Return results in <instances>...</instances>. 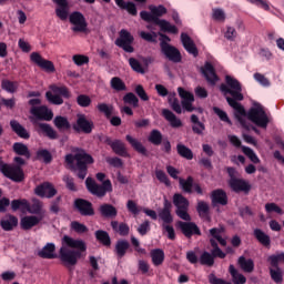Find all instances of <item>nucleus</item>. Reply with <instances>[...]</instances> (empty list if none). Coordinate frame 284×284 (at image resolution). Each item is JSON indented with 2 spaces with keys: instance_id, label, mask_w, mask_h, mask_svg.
I'll use <instances>...</instances> for the list:
<instances>
[{
  "instance_id": "obj_1",
  "label": "nucleus",
  "mask_w": 284,
  "mask_h": 284,
  "mask_svg": "<svg viewBox=\"0 0 284 284\" xmlns=\"http://www.w3.org/2000/svg\"><path fill=\"white\" fill-rule=\"evenodd\" d=\"M226 84H221L220 90L224 94L229 105L234 110V116L246 130H250L247 121H252L257 128L263 130L267 129L272 118L265 112V108L258 103H254L253 106L246 113L245 108L242 106L239 101H243V89L241 82L231 75L225 77Z\"/></svg>"
},
{
  "instance_id": "obj_2",
  "label": "nucleus",
  "mask_w": 284,
  "mask_h": 284,
  "mask_svg": "<svg viewBox=\"0 0 284 284\" xmlns=\"http://www.w3.org/2000/svg\"><path fill=\"white\" fill-rule=\"evenodd\" d=\"M85 250H88V245L83 240H74L64 235L60 248V261L65 267H73L79 262L81 253L85 252Z\"/></svg>"
},
{
  "instance_id": "obj_3",
  "label": "nucleus",
  "mask_w": 284,
  "mask_h": 284,
  "mask_svg": "<svg viewBox=\"0 0 284 284\" xmlns=\"http://www.w3.org/2000/svg\"><path fill=\"white\" fill-rule=\"evenodd\" d=\"M148 11H141L140 17L143 21H146L148 23H155V26H160L162 32H170L171 34H178L179 29H176V26L170 23L166 20H161L159 17H163V14H166L168 9L163 6H150Z\"/></svg>"
},
{
  "instance_id": "obj_4",
  "label": "nucleus",
  "mask_w": 284,
  "mask_h": 284,
  "mask_svg": "<svg viewBox=\"0 0 284 284\" xmlns=\"http://www.w3.org/2000/svg\"><path fill=\"white\" fill-rule=\"evenodd\" d=\"M73 152L74 155H65V163L77 173L78 179L83 181V179L88 176V164L93 163L94 160L92 159V155L85 153V151L81 149H74Z\"/></svg>"
},
{
  "instance_id": "obj_5",
  "label": "nucleus",
  "mask_w": 284,
  "mask_h": 284,
  "mask_svg": "<svg viewBox=\"0 0 284 284\" xmlns=\"http://www.w3.org/2000/svg\"><path fill=\"white\" fill-rule=\"evenodd\" d=\"M50 90L51 91L45 93V97L50 103H53V105H63V99H70L72 97L70 90H68L65 85L59 87L57 84H52L50 85Z\"/></svg>"
},
{
  "instance_id": "obj_6",
  "label": "nucleus",
  "mask_w": 284,
  "mask_h": 284,
  "mask_svg": "<svg viewBox=\"0 0 284 284\" xmlns=\"http://www.w3.org/2000/svg\"><path fill=\"white\" fill-rule=\"evenodd\" d=\"M173 205L176 207L175 213L179 219H182V221H192L190 213H187L190 210V201L185 196L181 193H175L173 195Z\"/></svg>"
},
{
  "instance_id": "obj_7",
  "label": "nucleus",
  "mask_w": 284,
  "mask_h": 284,
  "mask_svg": "<svg viewBox=\"0 0 284 284\" xmlns=\"http://www.w3.org/2000/svg\"><path fill=\"white\" fill-rule=\"evenodd\" d=\"M85 185L87 190L94 196H105L108 192H112V182H110V180H105L101 185L97 184L92 178H87Z\"/></svg>"
},
{
  "instance_id": "obj_8",
  "label": "nucleus",
  "mask_w": 284,
  "mask_h": 284,
  "mask_svg": "<svg viewBox=\"0 0 284 284\" xmlns=\"http://www.w3.org/2000/svg\"><path fill=\"white\" fill-rule=\"evenodd\" d=\"M0 172L10 179L11 181H16V183H21L23 181V170L19 165H10L3 163V160L0 158Z\"/></svg>"
},
{
  "instance_id": "obj_9",
  "label": "nucleus",
  "mask_w": 284,
  "mask_h": 284,
  "mask_svg": "<svg viewBox=\"0 0 284 284\" xmlns=\"http://www.w3.org/2000/svg\"><path fill=\"white\" fill-rule=\"evenodd\" d=\"M69 21L72 24V32H87L88 22L85 21V17L83 13L75 11L69 16Z\"/></svg>"
},
{
  "instance_id": "obj_10",
  "label": "nucleus",
  "mask_w": 284,
  "mask_h": 284,
  "mask_svg": "<svg viewBox=\"0 0 284 284\" xmlns=\"http://www.w3.org/2000/svg\"><path fill=\"white\" fill-rule=\"evenodd\" d=\"M134 37H132V34L128 30L122 29L120 31V38L115 40V45H118V48H122L124 52L132 53L134 52V47L132 45Z\"/></svg>"
},
{
  "instance_id": "obj_11",
  "label": "nucleus",
  "mask_w": 284,
  "mask_h": 284,
  "mask_svg": "<svg viewBox=\"0 0 284 284\" xmlns=\"http://www.w3.org/2000/svg\"><path fill=\"white\" fill-rule=\"evenodd\" d=\"M160 47L162 50V53L169 61H172L173 63H181V51L176 49V47H172L170 43L162 41L160 42Z\"/></svg>"
},
{
  "instance_id": "obj_12",
  "label": "nucleus",
  "mask_w": 284,
  "mask_h": 284,
  "mask_svg": "<svg viewBox=\"0 0 284 284\" xmlns=\"http://www.w3.org/2000/svg\"><path fill=\"white\" fill-rule=\"evenodd\" d=\"M93 129L94 122H92V120H88V116H85V114H78L77 122L73 125V130H75V132L91 134Z\"/></svg>"
},
{
  "instance_id": "obj_13",
  "label": "nucleus",
  "mask_w": 284,
  "mask_h": 284,
  "mask_svg": "<svg viewBox=\"0 0 284 284\" xmlns=\"http://www.w3.org/2000/svg\"><path fill=\"white\" fill-rule=\"evenodd\" d=\"M30 59L32 63H36V65H38V68H41V70H44V72L52 73L55 71L54 63H52V61L50 60L43 59V57H41L39 52H32L30 54Z\"/></svg>"
},
{
  "instance_id": "obj_14",
  "label": "nucleus",
  "mask_w": 284,
  "mask_h": 284,
  "mask_svg": "<svg viewBox=\"0 0 284 284\" xmlns=\"http://www.w3.org/2000/svg\"><path fill=\"white\" fill-rule=\"evenodd\" d=\"M31 123L34 125L37 132L39 134H44L45 136H48L49 139H57V131H54V129H52V126H50V124L48 123H41L39 121H37V119L34 118H30Z\"/></svg>"
},
{
  "instance_id": "obj_15",
  "label": "nucleus",
  "mask_w": 284,
  "mask_h": 284,
  "mask_svg": "<svg viewBox=\"0 0 284 284\" xmlns=\"http://www.w3.org/2000/svg\"><path fill=\"white\" fill-rule=\"evenodd\" d=\"M34 192L37 196H41V199H52L53 196H57V189H54V185L50 182H44L38 185L34 189Z\"/></svg>"
},
{
  "instance_id": "obj_16",
  "label": "nucleus",
  "mask_w": 284,
  "mask_h": 284,
  "mask_svg": "<svg viewBox=\"0 0 284 284\" xmlns=\"http://www.w3.org/2000/svg\"><path fill=\"white\" fill-rule=\"evenodd\" d=\"M179 95L182 99V108L186 112H194V106H192V103H194V94L192 92L184 90L183 88H178Z\"/></svg>"
},
{
  "instance_id": "obj_17",
  "label": "nucleus",
  "mask_w": 284,
  "mask_h": 284,
  "mask_svg": "<svg viewBox=\"0 0 284 284\" xmlns=\"http://www.w3.org/2000/svg\"><path fill=\"white\" fill-rule=\"evenodd\" d=\"M30 113L36 116V119L40 121H52V118L54 114L48 106L42 105V106H32L30 109Z\"/></svg>"
},
{
  "instance_id": "obj_18",
  "label": "nucleus",
  "mask_w": 284,
  "mask_h": 284,
  "mask_svg": "<svg viewBox=\"0 0 284 284\" xmlns=\"http://www.w3.org/2000/svg\"><path fill=\"white\" fill-rule=\"evenodd\" d=\"M104 142L106 145H110L114 154H118V156H130V153H128V148H125V143H123V141L106 138Z\"/></svg>"
},
{
  "instance_id": "obj_19",
  "label": "nucleus",
  "mask_w": 284,
  "mask_h": 284,
  "mask_svg": "<svg viewBox=\"0 0 284 284\" xmlns=\"http://www.w3.org/2000/svg\"><path fill=\"white\" fill-rule=\"evenodd\" d=\"M180 230L186 236V239H192L194 234L201 236V230L194 222H180Z\"/></svg>"
},
{
  "instance_id": "obj_20",
  "label": "nucleus",
  "mask_w": 284,
  "mask_h": 284,
  "mask_svg": "<svg viewBox=\"0 0 284 284\" xmlns=\"http://www.w3.org/2000/svg\"><path fill=\"white\" fill-rule=\"evenodd\" d=\"M229 186L233 192H250L251 185L248 181H245L243 179L233 178L229 180Z\"/></svg>"
},
{
  "instance_id": "obj_21",
  "label": "nucleus",
  "mask_w": 284,
  "mask_h": 284,
  "mask_svg": "<svg viewBox=\"0 0 284 284\" xmlns=\"http://www.w3.org/2000/svg\"><path fill=\"white\" fill-rule=\"evenodd\" d=\"M57 4L55 14L61 21H67L70 17V7L68 0H52Z\"/></svg>"
},
{
  "instance_id": "obj_22",
  "label": "nucleus",
  "mask_w": 284,
  "mask_h": 284,
  "mask_svg": "<svg viewBox=\"0 0 284 284\" xmlns=\"http://www.w3.org/2000/svg\"><path fill=\"white\" fill-rule=\"evenodd\" d=\"M201 71L210 85H216V81H219V75H216V71L214 70L212 63L205 62L204 67L201 68Z\"/></svg>"
},
{
  "instance_id": "obj_23",
  "label": "nucleus",
  "mask_w": 284,
  "mask_h": 284,
  "mask_svg": "<svg viewBox=\"0 0 284 284\" xmlns=\"http://www.w3.org/2000/svg\"><path fill=\"white\" fill-rule=\"evenodd\" d=\"M43 221V215H27L21 219L20 225L22 230H32L36 225H39Z\"/></svg>"
},
{
  "instance_id": "obj_24",
  "label": "nucleus",
  "mask_w": 284,
  "mask_h": 284,
  "mask_svg": "<svg viewBox=\"0 0 284 284\" xmlns=\"http://www.w3.org/2000/svg\"><path fill=\"white\" fill-rule=\"evenodd\" d=\"M181 42L184 47V50L189 52V54H193V57H199V49H196V44H194V40L187 36V33L181 34Z\"/></svg>"
},
{
  "instance_id": "obj_25",
  "label": "nucleus",
  "mask_w": 284,
  "mask_h": 284,
  "mask_svg": "<svg viewBox=\"0 0 284 284\" xmlns=\"http://www.w3.org/2000/svg\"><path fill=\"white\" fill-rule=\"evenodd\" d=\"M17 225H19V219L14 215L8 214L0 221V227H2L4 232H12Z\"/></svg>"
},
{
  "instance_id": "obj_26",
  "label": "nucleus",
  "mask_w": 284,
  "mask_h": 284,
  "mask_svg": "<svg viewBox=\"0 0 284 284\" xmlns=\"http://www.w3.org/2000/svg\"><path fill=\"white\" fill-rule=\"evenodd\" d=\"M75 207L79 210L82 216H92L94 215V210L92 209V203L85 200H75Z\"/></svg>"
},
{
  "instance_id": "obj_27",
  "label": "nucleus",
  "mask_w": 284,
  "mask_h": 284,
  "mask_svg": "<svg viewBox=\"0 0 284 284\" xmlns=\"http://www.w3.org/2000/svg\"><path fill=\"white\" fill-rule=\"evenodd\" d=\"M162 115L170 123L171 128H182L183 126V122L181 121V119L176 118V115L169 109H163Z\"/></svg>"
},
{
  "instance_id": "obj_28",
  "label": "nucleus",
  "mask_w": 284,
  "mask_h": 284,
  "mask_svg": "<svg viewBox=\"0 0 284 284\" xmlns=\"http://www.w3.org/2000/svg\"><path fill=\"white\" fill-rule=\"evenodd\" d=\"M55 250L57 246L54 243H47L42 250L38 251V256H40V258H57V254H54Z\"/></svg>"
},
{
  "instance_id": "obj_29",
  "label": "nucleus",
  "mask_w": 284,
  "mask_h": 284,
  "mask_svg": "<svg viewBox=\"0 0 284 284\" xmlns=\"http://www.w3.org/2000/svg\"><path fill=\"white\" fill-rule=\"evenodd\" d=\"M213 205H227V194L223 190H215L211 195Z\"/></svg>"
},
{
  "instance_id": "obj_30",
  "label": "nucleus",
  "mask_w": 284,
  "mask_h": 284,
  "mask_svg": "<svg viewBox=\"0 0 284 284\" xmlns=\"http://www.w3.org/2000/svg\"><path fill=\"white\" fill-rule=\"evenodd\" d=\"M126 141L128 143H130L131 148L135 150V152H139V154H142V156H148V149L143 146V143H141V141L133 138L132 135H126Z\"/></svg>"
},
{
  "instance_id": "obj_31",
  "label": "nucleus",
  "mask_w": 284,
  "mask_h": 284,
  "mask_svg": "<svg viewBox=\"0 0 284 284\" xmlns=\"http://www.w3.org/2000/svg\"><path fill=\"white\" fill-rule=\"evenodd\" d=\"M10 126L11 130L20 136V139H30V133L23 125H21V123H19V121L11 120Z\"/></svg>"
},
{
  "instance_id": "obj_32",
  "label": "nucleus",
  "mask_w": 284,
  "mask_h": 284,
  "mask_svg": "<svg viewBox=\"0 0 284 284\" xmlns=\"http://www.w3.org/2000/svg\"><path fill=\"white\" fill-rule=\"evenodd\" d=\"M237 265L243 272H246L247 274H252V272H254V260L252 258H245V256H240L237 260Z\"/></svg>"
},
{
  "instance_id": "obj_33",
  "label": "nucleus",
  "mask_w": 284,
  "mask_h": 284,
  "mask_svg": "<svg viewBox=\"0 0 284 284\" xmlns=\"http://www.w3.org/2000/svg\"><path fill=\"white\" fill-rule=\"evenodd\" d=\"M229 272L232 276V281H233L234 284H245V283H247V277H245V275L240 273L239 270H236V267H234L233 264H231L229 266Z\"/></svg>"
},
{
  "instance_id": "obj_34",
  "label": "nucleus",
  "mask_w": 284,
  "mask_h": 284,
  "mask_svg": "<svg viewBox=\"0 0 284 284\" xmlns=\"http://www.w3.org/2000/svg\"><path fill=\"white\" fill-rule=\"evenodd\" d=\"M253 234H254L256 241H258V243H261V245H263L264 247H270L272 240L270 239V235H267L265 232H263V230L255 229L253 231Z\"/></svg>"
},
{
  "instance_id": "obj_35",
  "label": "nucleus",
  "mask_w": 284,
  "mask_h": 284,
  "mask_svg": "<svg viewBox=\"0 0 284 284\" xmlns=\"http://www.w3.org/2000/svg\"><path fill=\"white\" fill-rule=\"evenodd\" d=\"M128 250H130V242L125 240H120L115 244V254L118 258H123L125 254L128 253Z\"/></svg>"
},
{
  "instance_id": "obj_36",
  "label": "nucleus",
  "mask_w": 284,
  "mask_h": 284,
  "mask_svg": "<svg viewBox=\"0 0 284 284\" xmlns=\"http://www.w3.org/2000/svg\"><path fill=\"white\" fill-rule=\"evenodd\" d=\"M151 258L153 265L159 267V265H163V262L165 261V253L161 248H154L151 251Z\"/></svg>"
},
{
  "instance_id": "obj_37",
  "label": "nucleus",
  "mask_w": 284,
  "mask_h": 284,
  "mask_svg": "<svg viewBox=\"0 0 284 284\" xmlns=\"http://www.w3.org/2000/svg\"><path fill=\"white\" fill-rule=\"evenodd\" d=\"M116 6L121 8V10H126L129 14H132V17H136L138 11H136V4L134 2H125L123 0H114Z\"/></svg>"
},
{
  "instance_id": "obj_38",
  "label": "nucleus",
  "mask_w": 284,
  "mask_h": 284,
  "mask_svg": "<svg viewBox=\"0 0 284 284\" xmlns=\"http://www.w3.org/2000/svg\"><path fill=\"white\" fill-rule=\"evenodd\" d=\"M110 85L114 92H125V90H128V85H125V82L119 77H113L110 80Z\"/></svg>"
},
{
  "instance_id": "obj_39",
  "label": "nucleus",
  "mask_w": 284,
  "mask_h": 284,
  "mask_svg": "<svg viewBox=\"0 0 284 284\" xmlns=\"http://www.w3.org/2000/svg\"><path fill=\"white\" fill-rule=\"evenodd\" d=\"M100 213L106 219H114V216L118 214V211L116 207H114L112 204H102L100 206Z\"/></svg>"
},
{
  "instance_id": "obj_40",
  "label": "nucleus",
  "mask_w": 284,
  "mask_h": 284,
  "mask_svg": "<svg viewBox=\"0 0 284 284\" xmlns=\"http://www.w3.org/2000/svg\"><path fill=\"white\" fill-rule=\"evenodd\" d=\"M111 227L120 236H128L130 234V226L125 223H118L116 221L111 222Z\"/></svg>"
},
{
  "instance_id": "obj_41",
  "label": "nucleus",
  "mask_w": 284,
  "mask_h": 284,
  "mask_svg": "<svg viewBox=\"0 0 284 284\" xmlns=\"http://www.w3.org/2000/svg\"><path fill=\"white\" fill-rule=\"evenodd\" d=\"M196 210L201 219H206L210 221V204H207L205 201H199Z\"/></svg>"
},
{
  "instance_id": "obj_42",
  "label": "nucleus",
  "mask_w": 284,
  "mask_h": 284,
  "mask_svg": "<svg viewBox=\"0 0 284 284\" xmlns=\"http://www.w3.org/2000/svg\"><path fill=\"white\" fill-rule=\"evenodd\" d=\"M270 275L272 281H274V283L276 284L283 283V276H284L283 268L278 266H273L270 268Z\"/></svg>"
},
{
  "instance_id": "obj_43",
  "label": "nucleus",
  "mask_w": 284,
  "mask_h": 284,
  "mask_svg": "<svg viewBox=\"0 0 284 284\" xmlns=\"http://www.w3.org/2000/svg\"><path fill=\"white\" fill-rule=\"evenodd\" d=\"M178 154L182 156V159H186L187 161H192L194 159V153H192V150L185 144H178L176 145Z\"/></svg>"
},
{
  "instance_id": "obj_44",
  "label": "nucleus",
  "mask_w": 284,
  "mask_h": 284,
  "mask_svg": "<svg viewBox=\"0 0 284 284\" xmlns=\"http://www.w3.org/2000/svg\"><path fill=\"white\" fill-rule=\"evenodd\" d=\"M210 234L211 236H213V241L215 239L216 242L220 243V245H222V247H225V245H227V241L225 239H223V229H217V227H213L210 230Z\"/></svg>"
},
{
  "instance_id": "obj_45",
  "label": "nucleus",
  "mask_w": 284,
  "mask_h": 284,
  "mask_svg": "<svg viewBox=\"0 0 284 284\" xmlns=\"http://www.w3.org/2000/svg\"><path fill=\"white\" fill-rule=\"evenodd\" d=\"M169 105L172 108L173 112H176V114H181L183 112L181 102H179V99H176V93L169 94Z\"/></svg>"
},
{
  "instance_id": "obj_46",
  "label": "nucleus",
  "mask_w": 284,
  "mask_h": 284,
  "mask_svg": "<svg viewBox=\"0 0 284 284\" xmlns=\"http://www.w3.org/2000/svg\"><path fill=\"white\" fill-rule=\"evenodd\" d=\"M13 152L19 154V156H26V159H30V150H28V146L23 143L16 142L13 144Z\"/></svg>"
},
{
  "instance_id": "obj_47",
  "label": "nucleus",
  "mask_w": 284,
  "mask_h": 284,
  "mask_svg": "<svg viewBox=\"0 0 284 284\" xmlns=\"http://www.w3.org/2000/svg\"><path fill=\"white\" fill-rule=\"evenodd\" d=\"M179 182L184 192L192 194V189L194 187V179L192 176H189L186 180L180 178Z\"/></svg>"
},
{
  "instance_id": "obj_48",
  "label": "nucleus",
  "mask_w": 284,
  "mask_h": 284,
  "mask_svg": "<svg viewBox=\"0 0 284 284\" xmlns=\"http://www.w3.org/2000/svg\"><path fill=\"white\" fill-rule=\"evenodd\" d=\"M43 204L39 200H34L32 204L28 202V206L24 209V212H29V214H41V210Z\"/></svg>"
},
{
  "instance_id": "obj_49",
  "label": "nucleus",
  "mask_w": 284,
  "mask_h": 284,
  "mask_svg": "<svg viewBox=\"0 0 284 284\" xmlns=\"http://www.w3.org/2000/svg\"><path fill=\"white\" fill-rule=\"evenodd\" d=\"M95 239H97V241L102 243V245L110 246L112 243L110 240V234H108V232H105L103 230H99L95 232Z\"/></svg>"
},
{
  "instance_id": "obj_50",
  "label": "nucleus",
  "mask_w": 284,
  "mask_h": 284,
  "mask_svg": "<svg viewBox=\"0 0 284 284\" xmlns=\"http://www.w3.org/2000/svg\"><path fill=\"white\" fill-rule=\"evenodd\" d=\"M26 207H28V200L26 199L11 201V210L13 212H17L18 210H21V212H26Z\"/></svg>"
},
{
  "instance_id": "obj_51",
  "label": "nucleus",
  "mask_w": 284,
  "mask_h": 284,
  "mask_svg": "<svg viewBox=\"0 0 284 284\" xmlns=\"http://www.w3.org/2000/svg\"><path fill=\"white\" fill-rule=\"evenodd\" d=\"M212 18L219 23H225V19H227V16L225 14V10L221 8H214L212 9Z\"/></svg>"
},
{
  "instance_id": "obj_52",
  "label": "nucleus",
  "mask_w": 284,
  "mask_h": 284,
  "mask_svg": "<svg viewBox=\"0 0 284 284\" xmlns=\"http://www.w3.org/2000/svg\"><path fill=\"white\" fill-rule=\"evenodd\" d=\"M149 141L153 145H161V143H163V134L159 130H152L149 135Z\"/></svg>"
},
{
  "instance_id": "obj_53",
  "label": "nucleus",
  "mask_w": 284,
  "mask_h": 284,
  "mask_svg": "<svg viewBox=\"0 0 284 284\" xmlns=\"http://www.w3.org/2000/svg\"><path fill=\"white\" fill-rule=\"evenodd\" d=\"M53 123L58 130H70V122L64 116H55Z\"/></svg>"
},
{
  "instance_id": "obj_54",
  "label": "nucleus",
  "mask_w": 284,
  "mask_h": 284,
  "mask_svg": "<svg viewBox=\"0 0 284 284\" xmlns=\"http://www.w3.org/2000/svg\"><path fill=\"white\" fill-rule=\"evenodd\" d=\"M123 102L132 108H139V98L132 92L124 94Z\"/></svg>"
},
{
  "instance_id": "obj_55",
  "label": "nucleus",
  "mask_w": 284,
  "mask_h": 284,
  "mask_svg": "<svg viewBox=\"0 0 284 284\" xmlns=\"http://www.w3.org/2000/svg\"><path fill=\"white\" fill-rule=\"evenodd\" d=\"M200 263L201 265H207V267H212V265H214V256L212 253L205 251L200 256Z\"/></svg>"
},
{
  "instance_id": "obj_56",
  "label": "nucleus",
  "mask_w": 284,
  "mask_h": 284,
  "mask_svg": "<svg viewBox=\"0 0 284 284\" xmlns=\"http://www.w3.org/2000/svg\"><path fill=\"white\" fill-rule=\"evenodd\" d=\"M210 243L213 247V250L211 251L213 258H225L226 254L221 251L219 244L216 243V240H210Z\"/></svg>"
},
{
  "instance_id": "obj_57",
  "label": "nucleus",
  "mask_w": 284,
  "mask_h": 284,
  "mask_svg": "<svg viewBox=\"0 0 284 284\" xmlns=\"http://www.w3.org/2000/svg\"><path fill=\"white\" fill-rule=\"evenodd\" d=\"M1 88L2 90H6V92H9L10 94H14V92H17V88H19V84L10 80H2Z\"/></svg>"
},
{
  "instance_id": "obj_58",
  "label": "nucleus",
  "mask_w": 284,
  "mask_h": 284,
  "mask_svg": "<svg viewBox=\"0 0 284 284\" xmlns=\"http://www.w3.org/2000/svg\"><path fill=\"white\" fill-rule=\"evenodd\" d=\"M242 151L252 161V163H261V159H258V155L248 146H242Z\"/></svg>"
},
{
  "instance_id": "obj_59",
  "label": "nucleus",
  "mask_w": 284,
  "mask_h": 284,
  "mask_svg": "<svg viewBox=\"0 0 284 284\" xmlns=\"http://www.w3.org/2000/svg\"><path fill=\"white\" fill-rule=\"evenodd\" d=\"M236 37H239V32L234 27L226 26L224 30V38L226 41H236Z\"/></svg>"
},
{
  "instance_id": "obj_60",
  "label": "nucleus",
  "mask_w": 284,
  "mask_h": 284,
  "mask_svg": "<svg viewBox=\"0 0 284 284\" xmlns=\"http://www.w3.org/2000/svg\"><path fill=\"white\" fill-rule=\"evenodd\" d=\"M129 64L131 65L134 72H138L139 74H145V69H143V65L141 64V62L135 58H130Z\"/></svg>"
},
{
  "instance_id": "obj_61",
  "label": "nucleus",
  "mask_w": 284,
  "mask_h": 284,
  "mask_svg": "<svg viewBox=\"0 0 284 284\" xmlns=\"http://www.w3.org/2000/svg\"><path fill=\"white\" fill-rule=\"evenodd\" d=\"M37 156L40 161H43L44 163H50L52 161V154L45 149L38 150Z\"/></svg>"
},
{
  "instance_id": "obj_62",
  "label": "nucleus",
  "mask_w": 284,
  "mask_h": 284,
  "mask_svg": "<svg viewBox=\"0 0 284 284\" xmlns=\"http://www.w3.org/2000/svg\"><path fill=\"white\" fill-rule=\"evenodd\" d=\"M272 267H278V263H284V253H277L268 257Z\"/></svg>"
},
{
  "instance_id": "obj_63",
  "label": "nucleus",
  "mask_w": 284,
  "mask_h": 284,
  "mask_svg": "<svg viewBox=\"0 0 284 284\" xmlns=\"http://www.w3.org/2000/svg\"><path fill=\"white\" fill-rule=\"evenodd\" d=\"M159 217L161 219V221H163L164 225H169V223H172V221H174L171 211L168 210H161L159 212Z\"/></svg>"
},
{
  "instance_id": "obj_64",
  "label": "nucleus",
  "mask_w": 284,
  "mask_h": 284,
  "mask_svg": "<svg viewBox=\"0 0 284 284\" xmlns=\"http://www.w3.org/2000/svg\"><path fill=\"white\" fill-rule=\"evenodd\" d=\"M98 110L99 112H102V114H105V116H112V110H114V106H112V104L99 103Z\"/></svg>"
}]
</instances>
